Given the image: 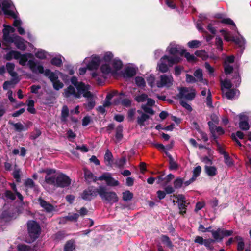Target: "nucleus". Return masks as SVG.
Wrapping results in <instances>:
<instances>
[{
    "mask_svg": "<svg viewBox=\"0 0 251 251\" xmlns=\"http://www.w3.org/2000/svg\"><path fill=\"white\" fill-rule=\"evenodd\" d=\"M113 56L112 53L107 52L104 54L102 59L99 56L92 55L91 57L85 58L83 63L90 70H97L101 63L100 71L103 75H114L122 68L123 64L120 60L113 59Z\"/></svg>",
    "mask_w": 251,
    "mask_h": 251,
    "instance_id": "obj_1",
    "label": "nucleus"
},
{
    "mask_svg": "<svg viewBox=\"0 0 251 251\" xmlns=\"http://www.w3.org/2000/svg\"><path fill=\"white\" fill-rule=\"evenodd\" d=\"M46 173L43 187L48 191V186L51 185L54 188H64L69 186L71 182V179L67 175L56 173L55 169H47L44 171Z\"/></svg>",
    "mask_w": 251,
    "mask_h": 251,
    "instance_id": "obj_2",
    "label": "nucleus"
},
{
    "mask_svg": "<svg viewBox=\"0 0 251 251\" xmlns=\"http://www.w3.org/2000/svg\"><path fill=\"white\" fill-rule=\"evenodd\" d=\"M71 82L73 85H70L64 91L63 95L66 98H79L82 95L85 96L89 95L87 92V89L90 88L89 85H85L81 82H78L77 78L74 76L71 78Z\"/></svg>",
    "mask_w": 251,
    "mask_h": 251,
    "instance_id": "obj_3",
    "label": "nucleus"
},
{
    "mask_svg": "<svg viewBox=\"0 0 251 251\" xmlns=\"http://www.w3.org/2000/svg\"><path fill=\"white\" fill-rule=\"evenodd\" d=\"M13 7L10 0H0V13L2 11L5 15L14 18L13 25L17 27L20 34L23 35L25 33V30L21 26L22 22L13 10Z\"/></svg>",
    "mask_w": 251,
    "mask_h": 251,
    "instance_id": "obj_4",
    "label": "nucleus"
},
{
    "mask_svg": "<svg viewBox=\"0 0 251 251\" xmlns=\"http://www.w3.org/2000/svg\"><path fill=\"white\" fill-rule=\"evenodd\" d=\"M3 30V39L5 43H14L16 47L19 50L24 51L26 48L25 41L21 37L13 35L12 36H10V33L14 32V29L10 26L4 25Z\"/></svg>",
    "mask_w": 251,
    "mask_h": 251,
    "instance_id": "obj_5",
    "label": "nucleus"
},
{
    "mask_svg": "<svg viewBox=\"0 0 251 251\" xmlns=\"http://www.w3.org/2000/svg\"><path fill=\"white\" fill-rule=\"evenodd\" d=\"M28 66L33 73L44 74L45 76L49 78L52 83L58 80L56 73L51 72L49 69L44 70L43 66L34 59H30L28 62Z\"/></svg>",
    "mask_w": 251,
    "mask_h": 251,
    "instance_id": "obj_6",
    "label": "nucleus"
},
{
    "mask_svg": "<svg viewBox=\"0 0 251 251\" xmlns=\"http://www.w3.org/2000/svg\"><path fill=\"white\" fill-rule=\"evenodd\" d=\"M33 55L32 53H26L21 54L19 52L12 50L8 52L6 55L5 58L7 60H10L13 58L19 60V63L22 65L25 66L28 63L30 59H33Z\"/></svg>",
    "mask_w": 251,
    "mask_h": 251,
    "instance_id": "obj_7",
    "label": "nucleus"
},
{
    "mask_svg": "<svg viewBox=\"0 0 251 251\" xmlns=\"http://www.w3.org/2000/svg\"><path fill=\"white\" fill-rule=\"evenodd\" d=\"M99 195L103 201L110 204L118 201V197L116 193L113 191H108L105 186L99 187Z\"/></svg>",
    "mask_w": 251,
    "mask_h": 251,
    "instance_id": "obj_8",
    "label": "nucleus"
},
{
    "mask_svg": "<svg viewBox=\"0 0 251 251\" xmlns=\"http://www.w3.org/2000/svg\"><path fill=\"white\" fill-rule=\"evenodd\" d=\"M180 61L181 58L179 56L169 57L167 55H164L160 59L157 68L159 71L165 73L168 71V67L172 66L174 64L178 63Z\"/></svg>",
    "mask_w": 251,
    "mask_h": 251,
    "instance_id": "obj_9",
    "label": "nucleus"
},
{
    "mask_svg": "<svg viewBox=\"0 0 251 251\" xmlns=\"http://www.w3.org/2000/svg\"><path fill=\"white\" fill-rule=\"evenodd\" d=\"M27 229L30 239L26 242L30 243L38 238L41 232V228L39 224L36 221L31 220L27 223Z\"/></svg>",
    "mask_w": 251,
    "mask_h": 251,
    "instance_id": "obj_10",
    "label": "nucleus"
},
{
    "mask_svg": "<svg viewBox=\"0 0 251 251\" xmlns=\"http://www.w3.org/2000/svg\"><path fill=\"white\" fill-rule=\"evenodd\" d=\"M179 93L177 94L176 97L179 99H186L188 100H192L196 96V90L193 88L187 87H180L178 89Z\"/></svg>",
    "mask_w": 251,
    "mask_h": 251,
    "instance_id": "obj_11",
    "label": "nucleus"
},
{
    "mask_svg": "<svg viewBox=\"0 0 251 251\" xmlns=\"http://www.w3.org/2000/svg\"><path fill=\"white\" fill-rule=\"evenodd\" d=\"M167 50L170 54L172 55L171 57L179 56L181 58V60L185 51L183 47L174 42L170 44L167 48Z\"/></svg>",
    "mask_w": 251,
    "mask_h": 251,
    "instance_id": "obj_12",
    "label": "nucleus"
},
{
    "mask_svg": "<svg viewBox=\"0 0 251 251\" xmlns=\"http://www.w3.org/2000/svg\"><path fill=\"white\" fill-rule=\"evenodd\" d=\"M174 79L171 75H163L160 76L159 79L156 82L158 88L170 87L172 86Z\"/></svg>",
    "mask_w": 251,
    "mask_h": 251,
    "instance_id": "obj_13",
    "label": "nucleus"
},
{
    "mask_svg": "<svg viewBox=\"0 0 251 251\" xmlns=\"http://www.w3.org/2000/svg\"><path fill=\"white\" fill-rule=\"evenodd\" d=\"M98 195H99V188L90 187L83 191L81 197L83 200L90 201Z\"/></svg>",
    "mask_w": 251,
    "mask_h": 251,
    "instance_id": "obj_14",
    "label": "nucleus"
},
{
    "mask_svg": "<svg viewBox=\"0 0 251 251\" xmlns=\"http://www.w3.org/2000/svg\"><path fill=\"white\" fill-rule=\"evenodd\" d=\"M98 179L100 181L104 180L108 186H116L119 184L118 181L113 178L109 173H104Z\"/></svg>",
    "mask_w": 251,
    "mask_h": 251,
    "instance_id": "obj_15",
    "label": "nucleus"
},
{
    "mask_svg": "<svg viewBox=\"0 0 251 251\" xmlns=\"http://www.w3.org/2000/svg\"><path fill=\"white\" fill-rule=\"evenodd\" d=\"M89 90V89H87V92L89 93V95L87 96L82 95L84 97L87 99V103L84 104V106L88 110L92 109L95 106V101L94 97Z\"/></svg>",
    "mask_w": 251,
    "mask_h": 251,
    "instance_id": "obj_16",
    "label": "nucleus"
},
{
    "mask_svg": "<svg viewBox=\"0 0 251 251\" xmlns=\"http://www.w3.org/2000/svg\"><path fill=\"white\" fill-rule=\"evenodd\" d=\"M38 202L40 205V206L48 213L51 212L55 210L54 207L50 204V203L48 202L47 201H45L43 199H42L41 198H39L38 199Z\"/></svg>",
    "mask_w": 251,
    "mask_h": 251,
    "instance_id": "obj_17",
    "label": "nucleus"
},
{
    "mask_svg": "<svg viewBox=\"0 0 251 251\" xmlns=\"http://www.w3.org/2000/svg\"><path fill=\"white\" fill-rule=\"evenodd\" d=\"M240 122L239 127L243 130H247L249 129V125L248 122V117L244 114L239 115Z\"/></svg>",
    "mask_w": 251,
    "mask_h": 251,
    "instance_id": "obj_18",
    "label": "nucleus"
},
{
    "mask_svg": "<svg viewBox=\"0 0 251 251\" xmlns=\"http://www.w3.org/2000/svg\"><path fill=\"white\" fill-rule=\"evenodd\" d=\"M136 70L132 67H127L125 68L123 72V76L125 78H130L135 75Z\"/></svg>",
    "mask_w": 251,
    "mask_h": 251,
    "instance_id": "obj_19",
    "label": "nucleus"
},
{
    "mask_svg": "<svg viewBox=\"0 0 251 251\" xmlns=\"http://www.w3.org/2000/svg\"><path fill=\"white\" fill-rule=\"evenodd\" d=\"M226 97L229 100H233L239 95V91L236 89H231L224 93Z\"/></svg>",
    "mask_w": 251,
    "mask_h": 251,
    "instance_id": "obj_20",
    "label": "nucleus"
},
{
    "mask_svg": "<svg viewBox=\"0 0 251 251\" xmlns=\"http://www.w3.org/2000/svg\"><path fill=\"white\" fill-rule=\"evenodd\" d=\"M137 112L141 115L137 118V123L141 126H145L144 122L149 118V115L144 113L142 111L138 110Z\"/></svg>",
    "mask_w": 251,
    "mask_h": 251,
    "instance_id": "obj_21",
    "label": "nucleus"
},
{
    "mask_svg": "<svg viewBox=\"0 0 251 251\" xmlns=\"http://www.w3.org/2000/svg\"><path fill=\"white\" fill-rule=\"evenodd\" d=\"M84 176L85 178L89 183L92 181L96 182L97 180H99L98 178L99 177L95 176L93 173L88 170L85 169L84 170Z\"/></svg>",
    "mask_w": 251,
    "mask_h": 251,
    "instance_id": "obj_22",
    "label": "nucleus"
},
{
    "mask_svg": "<svg viewBox=\"0 0 251 251\" xmlns=\"http://www.w3.org/2000/svg\"><path fill=\"white\" fill-rule=\"evenodd\" d=\"M113 155L111 152L107 150L104 156V162L107 166L112 167L113 166Z\"/></svg>",
    "mask_w": 251,
    "mask_h": 251,
    "instance_id": "obj_23",
    "label": "nucleus"
},
{
    "mask_svg": "<svg viewBox=\"0 0 251 251\" xmlns=\"http://www.w3.org/2000/svg\"><path fill=\"white\" fill-rule=\"evenodd\" d=\"M221 90L223 93L231 89L232 86L230 80L228 79H225L224 80H221Z\"/></svg>",
    "mask_w": 251,
    "mask_h": 251,
    "instance_id": "obj_24",
    "label": "nucleus"
},
{
    "mask_svg": "<svg viewBox=\"0 0 251 251\" xmlns=\"http://www.w3.org/2000/svg\"><path fill=\"white\" fill-rule=\"evenodd\" d=\"M76 247L75 242L74 240L68 241L64 246V251H73Z\"/></svg>",
    "mask_w": 251,
    "mask_h": 251,
    "instance_id": "obj_25",
    "label": "nucleus"
},
{
    "mask_svg": "<svg viewBox=\"0 0 251 251\" xmlns=\"http://www.w3.org/2000/svg\"><path fill=\"white\" fill-rule=\"evenodd\" d=\"M6 67L7 72L13 78H18L17 73L14 71L15 65L13 63H7L6 65Z\"/></svg>",
    "mask_w": 251,
    "mask_h": 251,
    "instance_id": "obj_26",
    "label": "nucleus"
},
{
    "mask_svg": "<svg viewBox=\"0 0 251 251\" xmlns=\"http://www.w3.org/2000/svg\"><path fill=\"white\" fill-rule=\"evenodd\" d=\"M194 75L197 80V81H200L204 84H207V81L203 79V74L202 70L201 69H197L194 73Z\"/></svg>",
    "mask_w": 251,
    "mask_h": 251,
    "instance_id": "obj_27",
    "label": "nucleus"
},
{
    "mask_svg": "<svg viewBox=\"0 0 251 251\" xmlns=\"http://www.w3.org/2000/svg\"><path fill=\"white\" fill-rule=\"evenodd\" d=\"M212 237L215 241H221L223 239V236L222 235V229L219 228L216 230H210Z\"/></svg>",
    "mask_w": 251,
    "mask_h": 251,
    "instance_id": "obj_28",
    "label": "nucleus"
},
{
    "mask_svg": "<svg viewBox=\"0 0 251 251\" xmlns=\"http://www.w3.org/2000/svg\"><path fill=\"white\" fill-rule=\"evenodd\" d=\"M18 78H13L11 81H5L3 85L4 90H7L10 87H14V85L19 82Z\"/></svg>",
    "mask_w": 251,
    "mask_h": 251,
    "instance_id": "obj_29",
    "label": "nucleus"
},
{
    "mask_svg": "<svg viewBox=\"0 0 251 251\" xmlns=\"http://www.w3.org/2000/svg\"><path fill=\"white\" fill-rule=\"evenodd\" d=\"M35 56L40 59H45L48 56V53L44 50L39 49L35 50Z\"/></svg>",
    "mask_w": 251,
    "mask_h": 251,
    "instance_id": "obj_30",
    "label": "nucleus"
},
{
    "mask_svg": "<svg viewBox=\"0 0 251 251\" xmlns=\"http://www.w3.org/2000/svg\"><path fill=\"white\" fill-rule=\"evenodd\" d=\"M18 251H36L34 247H31L24 244H19L17 246Z\"/></svg>",
    "mask_w": 251,
    "mask_h": 251,
    "instance_id": "obj_31",
    "label": "nucleus"
},
{
    "mask_svg": "<svg viewBox=\"0 0 251 251\" xmlns=\"http://www.w3.org/2000/svg\"><path fill=\"white\" fill-rule=\"evenodd\" d=\"M205 170L206 174L210 176H215L217 174V169L214 166H205Z\"/></svg>",
    "mask_w": 251,
    "mask_h": 251,
    "instance_id": "obj_32",
    "label": "nucleus"
},
{
    "mask_svg": "<svg viewBox=\"0 0 251 251\" xmlns=\"http://www.w3.org/2000/svg\"><path fill=\"white\" fill-rule=\"evenodd\" d=\"M126 162V157H122L121 158L117 159L115 161V165L118 168H123Z\"/></svg>",
    "mask_w": 251,
    "mask_h": 251,
    "instance_id": "obj_33",
    "label": "nucleus"
},
{
    "mask_svg": "<svg viewBox=\"0 0 251 251\" xmlns=\"http://www.w3.org/2000/svg\"><path fill=\"white\" fill-rule=\"evenodd\" d=\"M69 115V109L66 105H64L61 110V120L66 121Z\"/></svg>",
    "mask_w": 251,
    "mask_h": 251,
    "instance_id": "obj_34",
    "label": "nucleus"
},
{
    "mask_svg": "<svg viewBox=\"0 0 251 251\" xmlns=\"http://www.w3.org/2000/svg\"><path fill=\"white\" fill-rule=\"evenodd\" d=\"M9 124L14 126L15 129L17 131H21L22 130H25L27 129V127H25L21 123H13V122H9Z\"/></svg>",
    "mask_w": 251,
    "mask_h": 251,
    "instance_id": "obj_35",
    "label": "nucleus"
},
{
    "mask_svg": "<svg viewBox=\"0 0 251 251\" xmlns=\"http://www.w3.org/2000/svg\"><path fill=\"white\" fill-rule=\"evenodd\" d=\"M135 81L136 84L139 87L144 88L146 86L145 79L141 76L136 77Z\"/></svg>",
    "mask_w": 251,
    "mask_h": 251,
    "instance_id": "obj_36",
    "label": "nucleus"
},
{
    "mask_svg": "<svg viewBox=\"0 0 251 251\" xmlns=\"http://www.w3.org/2000/svg\"><path fill=\"white\" fill-rule=\"evenodd\" d=\"M122 131H123L122 126L121 125L119 126L116 128V135H115V137H116L117 142L120 141L122 139V138H123Z\"/></svg>",
    "mask_w": 251,
    "mask_h": 251,
    "instance_id": "obj_37",
    "label": "nucleus"
},
{
    "mask_svg": "<svg viewBox=\"0 0 251 251\" xmlns=\"http://www.w3.org/2000/svg\"><path fill=\"white\" fill-rule=\"evenodd\" d=\"M221 153L224 154L225 163L228 166H231L233 165V161L232 159L229 156V155L224 151H220Z\"/></svg>",
    "mask_w": 251,
    "mask_h": 251,
    "instance_id": "obj_38",
    "label": "nucleus"
},
{
    "mask_svg": "<svg viewBox=\"0 0 251 251\" xmlns=\"http://www.w3.org/2000/svg\"><path fill=\"white\" fill-rule=\"evenodd\" d=\"M133 195L129 191H126L123 192V200L125 201L131 200L133 198Z\"/></svg>",
    "mask_w": 251,
    "mask_h": 251,
    "instance_id": "obj_39",
    "label": "nucleus"
},
{
    "mask_svg": "<svg viewBox=\"0 0 251 251\" xmlns=\"http://www.w3.org/2000/svg\"><path fill=\"white\" fill-rule=\"evenodd\" d=\"M161 239L162 243L165 244L167 246L170 248H172L173 244L168 236L166 235H162Z\"/></svg>",
    "mask_w": 251,
    "mask_h": 251,
    "instance_id": "obj_40",
    "label": "nucleus"
},
{
    "mask_svg": "<svg viewBox=\"0 0 251 251\" xmlns=\"http://www.w3.org/2000/svg\"><path fill=\"white\" fill-rule=\"evenodd\" d=\"M148 85L151 87L153 88L156 85L155 82V77L153 75H150L147 78Z\"/></svg>",
    "mask_w": 251,
    "mask_h": 251,
    "instance_id": "obj_41",
    "label": "nucleus"
},
{
    "mask_svg": "<svg viewBox=\"0 0 251 251\" xmlns=\"http://www.w3.org/2000/svg\"><path fill=\"white\" fill-rule=\"evenodd\" d=\"M148 98V95L146 94H142L136 96L135 97V100L138 102H143L145 101Z\"/></svg>",
    "mask_w": 251,
    "mask_h": 251,
    "instance_id": "obj_42",
    "label": "nucleus"
},
{
    "mask_svg": "<svg viewBox=\"0 0 251 251\" xmlns=\"http://www.w3.org/2000/svg\"><path fill=\"white\" fill-rule=\"evenodd\" d=\"M195 54L197 56L201 58L202 60H205L207 57L206 52L203 50H197L195 51Z\"/></svg>",
    "mask_w": 251,
    "mask_h": 251,
    "instance_id": "obj_43",
    "label": "nucleus"
},
{
    "mask_svg": "<svg viewBox=\"0 0 251 251\" xmlns=\"http://www.w3.org/2000/svg\"><path fill=\"white\" fill-rule=\"evenodd\" d=\"M183 56L186 58L187 60L189 62H195L197 60L196 57L193 54H191L189 52L185 51Z\"/></svg>",
    "mask_w": 251,
    "mask_h": 251,
    "instance_id": "obj_44",
    "label": "nucleus"
},
{
    "mask_svg": "<svg viewBox=\"0 0 251 251\" xmlns=\"http://www.w3.org/2000/svg\"><path fill=\"white\" fill-rule=\"evenodd\" d=\"M201 168L200 166H198L196 167H195L193 171V176L192 177L194 178L195 179L196 178L199 176L201 173Z\"/></svg>",
    "mask_w": 251,
    "mask_h": 251,
    "instance_id": "obj_45",
    "label": "nucleus"
},
{
    "mask_svg": "<svg viewBox=\"0 0 251 251\" xmlns=\"http://www.w3.org/2000/svg\"><path fill=\"white\" fill-rule=\"evenodd\" d=\"M220 32L222 33V35L224 37L225 40L226 41H230L232 40V38L229 32L223 29L220 30Z\"/></svg>",
    "mask_w": 251,
    "mask_h": 251,
    "instance_id": "obj_46",
    "label": "nucleus"
},
{
    "mask_svg": "<svg viewBox=\"0 0 251 251\" xmlns=\"http://www.w3.org/2000/svg\"><path fill=\"white\" fill-rule=\"evenodd\" d=\"M214 240L213 239H205L204 243L203 245L205 246V247L211 251L213 250V247L211 246V244L212 242H214Z\"/></svg>",
    "mask_w": 251,
    "mask_h": 251,
    "instance_id": "obj_47",
    "label": "nucleus"
},
{
    "mask_svg": "<svg viewBox=\"0 0 251 251\" xmlns=\"http://www.w3.org/2000/svg\"><path fill=\"white\" fill-rule=\"evenodd\" d=\"M183 183V180L182 178H177L174 182V187L176 189L180 188Z\"/></svg>",
    "mask_w": 251,
    "mask_h": 251,
    "instance_id": "obj_48",
    "label": "nucleus"
},
{
    "mask_svg": "<svg viewBox=\"0 0 251 251\" xmlns=\"http://www.w3.org/2000/svg\"><path fill=\"white\" fill-rule=\"evenodd\" d=\"M5 196L7 199L11 200H14L16 199L15 193H13L11 191L6 190L4 193Z\"/></svg>",
    "mask_w": 251,
    "mask_h": 251,
    "instance_id": "obj_49",
    "label": "nucleus"
},
{
    "mask_svg": "<svg viewBox=\"0 0 251 251\" xmlns=\"http://www.w3.org/2000/svg\"><path fill=\"white\" fill-rule=\"evenodd\" d=\"M215 44L217 46V49L222 51L223 50V42L222 39L219 37H216L215 39Z\"/></svg>",
    "mask_w": 251,
    "mask_h": 251,
    "instance_id": "obj_50",
    "label": "nucleus"
},
{
    "mask_svg": "<svg viewBox=\"0 0 251 251\" xmlns=\"http://www.w3.org/2000/svg\"><path fill=\"white\" fill-rule=\"evenodd\" d=\"M200 44L201 42L198 40H192L188 43V45L190 48H197Z\"/></svg>",
    "mask_w": 251,
    "mask_h": 251,
    "instance_id": "obj_51",
    "label": "nucleus"
},
{
    "mask_svg": "<svg viewBox=\"0 0 251 251\" xmlns=\"http://www.w3.org/2000/svg\"><path fill=\"white\" fill-rule=\"evenodd\" d=\"M141 107L145 112L149 113L151 115H153L154 114V111L153 109L151 107H149L148 105L146 104L142 105Z\"/></svg>",
    "mask_w": 251,
    "mask_h": 251,
    "instance_id": "obj_52",
    "label": "nucleus"
},
{
    "mask_svg": "<svg viewBox=\"0 0 251 251\" xmlns=\"http://www.w3.org/2000/svg\"><path fill=\"white\" fill-rule=\"evenodd\" d=\"M206 103L208 106H212L211 94L209 90H208L207 96L206 99Z\"/></svg>",
    "mask_w": 251,
    "mask_h": 251,
    "instance_id": "obj_53",
    "label": "nucleus"
},
{
    "mask_svg": "<svg viewBox=\"0 0 251 251\" xmlns=\"http://www.w3.org/2000/svg\"><path fill=\"white\" fill-rule=\"evenodd\" d=\"M51 64L56 66H60L62 64V60L59 57H54L50 61Z\"/></svg>",
    "mask_w": 251,
    "mask_h": 251,
    "instance_id": "obj_54",
    "label": "nucleus"
},
{
    "mask_svg": "<svg viewBox=\"0 0 251 251\" xmlns=\"http://www.w3.org/2000/svg\"><path fill=\"white\" fill-rule=\"evenodd\" d=\"M186 81L189 83H193L196 82L197 81V80L193 76L189 74H186Z\"/></svg>",
    "mask_w": 251,
    "mask_h": 251,
    "instance_id": "obj_55",
    "label": "nucleus"
},
{
    "mask_svg": "<svg viewBox=\"0 0 251 251\" xmlns=\"http://www.w3.org/2000/svg\"><path fill=\"white\" fill-rule=\"evenodd\" d=\"M79 217V214L77 213H74L71 215H68L65 217L64 218L70 221H77Z\"/></svg>",
    "mask_w": 251,
    "mask_h": 251,
    "instance_id": "obj_56",
    "label": "nucleus"
},
{
    "mask_svg": "<svg viewBox=\"0 0 251 251\" xmlns=\"http://www.w3.org/2000/svg\"><path fill=\"white\" fill-rule=\"evenodd\" d=\"M10 185H11V188L14 191V193L17 195L18 199L20 201H22L23 200V196L19 192H18L17 191L16 185L14 183H12V184H11Z\"/></svg>",
    "mask_w": 251,
    "mask_h": 251,
    "instance_id": "obj_57",
    "label": "nucleus"
},
{
    "mask_svg": "<svg viewBox=\"0 0 251 251\" xmlns=\"http://www.w3.org/2000/svg\"><path fill=\"white\" fill-rule=\"evenodd\" d=\"M52 84H53V88L56 90H58L62 88L64 85L63 83H62L58 80L53 82Z\"/></svg>",
    "mask_w": 251,
    "mask_h": 251,
    "instance_id": "obj_58",
    "label": "nucleus"
},
{
    "mask_svg": "<svg viewBox=\"0 0 251 251\" xmlns=\"http://www.w3.org/2000/svg\"><path fill=\"white\" fill-rule=\"evenodd\" d=\"M178 207L180 210V213L183 215L186 213V203H179Z\"/></svg>",
    "mask_w": 251,
    "mask_h": 251,
    "instance_id": "obj_59",
    "label": "nucleus"
},
{
    "mask_svg": "<svg viewBox=\"0 0 251 251\" xmlns=\"http://www.w3.org/2000/svg\"><path fill=\"white\" fill-rule=\"evenodd\" d=\"M25 185L26 187L33 188L35 187L34 181L31 179H27L25 182Z\"/></svg>",
    "mask_w": 251,
    "mask_h": 251,
    "instance_id": "obj_60",
    "label": "nucleus"
},
{
    "mask_svg": "<svg viewBox=\"0 0 251 251\" xmlns=\"http://www.w3.org/2000/svg\"><path fill=\"white\" fill-rule=\"evenodd\" d=\"M224 71L226 75H228L232 72L233 67L229 64H224Z\"/></svg>",
    "mask_w": 251,
    "mask_h": 251,
    "instance_id": "obj_61",
    "label": "nucleus"
},
{
    "mask_svg": "<svg viewBox=\"0 0 251 251\" xmlns=\"http://www.w3.org/2000/svg\"><path fill=\"white\" fill-rule=\"evenodd\" d=\"M233 233V231L231 230H226L224 229H222V235L223 236V238L224 237H227L231 235Z\"/></svg>",
    "mask_w": 251,
    "mask_h": 251,
    "instance_id": "obj_62",
    "label": "nucleus"
},
{
    "mask_svg": "<svg viewBox=\"0 0 251 251\" xmlns=\"http://www.w3.org/2000/svg\"><path fill=\"white\" fill-rule=\"evenodd\" d=\"M121 104L125 107H128L131 105V101L129 99H125L121 100Z\"/></svg>",
    "mask_w": 251,
    "mask_h": 251,
    "instance_id": "obj_63",
    "label": "nucleus"
},
{
    "mask_svg": "<svg viewBox=\"0 0 251 251\" xmlns=\"http://www.w3.org/2000/svg\"><path fill=\"white\" fill-rule=\"evenodd\" d=\"M205 67L207 71L208 72L210 75H213L214 69L212 68L208 63L205 62L204 64Z\"/></svg>",
    "mask_w": 251,
    "mask_h": 251,
    "instance_id": "obj_64",
    "label": "nucleus"
}]
</instances>
